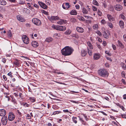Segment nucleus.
I'll return each instance as SVG.
<instances>
[{"instance_id":"obj_1","label":"nucleus","mask_w":126,"mask_h":126,"mask_svg":"<svg viewBox=\"0 0 126 126\" xmlns=\"http://www.w3.org/2000/svg\"><path fill=\"white\" fill-rule=\"evenodd\" d=\"M74 49L72 48L66 46L61 50V52L63 55L66 56L71 55Z\"/></svg>"},{"instance_id":"obj_2","label":"nucleus","mask_w":126,"mask_h":126,"mask_svg":"<svg viewBox=\"0 0 126 126\" xmlns=\"http://www.w3.org/2000/svg\"><path fill=\"white\" fill-rule=\"evenodd\" d=\"M98 73L100 76L104 77H107L109 75L108 73L105 69H100L98 70Z\"/></svg>"},{"instance_id":"obj_3","label":"nucleus","mask_w":126,"mask_h":126,"mask_svg":"<svg viewBox=\"0 0 126 126\" xmlns=\"http://www.w3.org/2000/svg\"><path fill=\"white\" fill-rule=\"evenodd\" d=\"M32 22L35 24L37 26L41 25V21L36 18H33L32 20Z\"/></svg>"},{"instance_id":"obj_4","label":"nucleus","mask_w":126,"mask_h":126,"mask_svg":"<svg viewBox=\"0 0 126 126\" xmlns=\"http://www.w3.org/2000/svg\"><path fill=\"white\" fill-rule=\"evenodd\" d=\"M15 115L12 112H10L9 113L8 115V119L9 120L12 121L15 119Z\"/></svg>"},{"instance_id":"obj_5","label":"nucleus","mask_w":126,"mask_h":126,"mask_svg":"<svg viewBox=\"0 0 126 126\" xmlns=\"http://www.w3.org/2000/svg\"><path fill=\"white\" fill-rule=\"evenodd\" d=\"M48 18L51 21H56L59 19V17L57 16H48Z\"/></svg>"},{"instance_id":"obj_6","label":"nucleus","mask_w":126,"mask_h":126,"mask_svg":"<svg viewBox=\"0 0 126 126\" xmlns=\"http://www.w3.org/2000/svg\"><path fill=\"white\" fill-rule=\"evenodd\" d=\"M22 40L24 42L25 44H27L29 42V38L26 35L23 36L22 37Z\"/></svg>"},{"instance_id":"obj_7","label":"nucleus","mask_w":126,"mask_h":126,"mask_svg":"<svg viewBox=\"0 0 126 126\" xmlns=\"http://www.w3.org/2000/svg\"><path fill=\"white\" fill-rule=\"evenodd\" d=\"M1 121L3 125L6 124L7 122V118L6 117L3 116L1 118Z\"/></svg>"},{"instance_id":"obj_8","label":"nucleus","mask_w":126,"mask_h":126,"mask_svg":"<svg viewBox=\"0 0 126 126\" xmlns=\"http://www.w3.org/2000/svg\"><path fill=\"white\" fill-rule=\"evenodd\" d=\"M114 8L116 10L119 11L122 9L123 7L120 5L117 4L114 6Z\"/></svg>"},{"instance_id":"obj_9","label":"nucleus","mask_w":126,"mask_h":126,"mask_svg":"<svg viewBox=\"0 0 126 126\" xmlns=\"http://www.w3.org/2000/svg\"><path fill=\"white\" fill-rule=\"evenodd\" d=\"M67 22V21L63 19H60L59 21L57 22V23L59 24L62 25L66 24Z\"/></svg>"},{"instance_id":"obj_10","label":"nucleus","mask_w":126,"mask_h":126,"mask_svg":"<svg viewBox=\"0 0 126 126\" xmlns=\"http://www.w3.org/2000/svg\"><path fill=\"white\" fill-rule=\"evenodd\" d=\"M38 3L40 6L42 8L46 9L47 7V6L44 3L40 1H39Z\"/></svg>"},{"instance_id":"obj_11","label":"nucleus","mask_w":126,"mask_h":126,"mask_svg":"<svg viewBox=\"0 0 126 126\" xmlns=\"http://www.w3.org/2000/svg\"><path fill=\"white\" fill-rule=\"evenodd\" d=\"M6 114V111L3 109H0V116H4Z\"/></svg>"},{"instance_id":"obj_12","label":"nucleus","mask_w":126,"mask_h":126,"mask_svg":"<svg viewBox=\"0 0 126 126\" xmlns=\"http://www.w3.org/2000/svg\"><path fill=\"white\" fill-rule=\"evenodd\" d=\"M76 30L78 32L80 33H83L84 31L83 28L79 27H77Z\"/></svg>"},{"instance_id":"obj_13","label":"nucleus","mask_w":126,"mask_h":126,"mask_svg":"<svg viewBox=\"0 0 126 126\" xmlns=\"http://www.w3.org/2000/svg\"><path fill=\"white\" fill-rule=\"evenodd\" d=\"M65 4L66 7L64 6V4H63L62 6L63 8L65 9H69L70 7V5H69V3L67 2H66L65 3Z\"/></svg>"},{"instance_id":"obj_14","label":"nucleus","mask_w":126,"mask_h":126,"mask_svg":"<svg viewBox=\"0 0 126 126\" xmlns=\"http://www.w3.org/2000/svg\"><path fill=\"white\" fill-rule=\"evenodd\" d=\"M66 29L65 27L58 25L57 30L60 31H64Z\"/></svg>"},{"instance_id":"obj_15","label":"nucleus","mask_w":126,"mask_h":126,"mask_svg":"<svg viewBox=\"0 0 126 126\" xmlns=\"http://www.w3.org/2000/svg\"><path fill=\"white\" fill-rule=\"evenodd\" d=\"M88 46L87 47V49H93V47L91 44V43L90 41H88L87 43Z\"/></svg>"},{"instance_id":"obj_16","label":"nucleus","mask_w":126,"mask_h":126,"mask_svg":"<svg viewBox=\"0 0 126 126\" xmlns=\"http://www.w3.org/2000/svg\"><path fill=\"white\" fill-rule=\"evenodd\" d=\"M17 18L18 20L21 22H23L25 21V19L18 15L17 16Z\"/></svg>"},{"instance_id":"obj_17","label":"nucleus","mask_w":126,"mask_h":126,"mask_svg":"<svg viewBox=\"0 0 126 126\" xmlns=\"http://www.w3.org/2000/svg\"><path fill=\"white\" fill-rule=\"evenodd\" d=\"M32 46L34 47H36L39 45L38 44L36 41H32Z\"/></svg>"},{"instance_id":"obj_18","label":"nucleus","mask_w":126,"mask_h":126,"mask_svg":"<svg viewBox=\"0 0 126 126\" xmlns=\"http://www.w3.org/2000/svg\"><path fill=\"white\" fill-rule=\"evenodd\" d=\"M107 16L109 20L111 21H113L114 19V18L112 16L108 14Z\"/></svg>"},{"instance_id":"obj_19","label":"nucleus","mask_w":126,"mask_h":126,"mask_svg":"<svg viewBox=\"0 0 126 126\" xmlns=\"http://www.w3.org/2000/svg\"><path fill=\"white\" fill-rule=\"evenodd\" d=\"M100 57V55L98 54H95L94 56V58L96 60L98 59Z\"/></svg>"},{"instance_id":"obj_20","label":"nucleus","mask_w":126,"mask_h":126,"mask_svg":"<svg viewBox=\"0 0 126 126\" xmlns=\"http://www.w3.org/2000/svg\"><path fill=\"white\" fill-rule=\"evenodd\" d=\"M70 14L72 15H76L77 14V13L76 10H73L70 12Z\"/></svg>"},{"instance_id":"obj_21","label":"nucleus","mask_w":126,"mask_h":126,"mask_svg":"<svg viewBox=\"0 0 126 126\" xmlns=\"http://www.w3.org/2000/svg\"><path fill=\"white\" fill-rule=\"evenodd\" d=\"M14 65L16 66H19L20 63L19 61L17 60H16V61L14 62Z\"/></svg>"},{"instance_id":"obj_22","label":"nucleus","mask_w":126,"mask_h":126,"mask_svg":"<svg viewBox=\"0 0 126 126\" xmlns=\"http://www.w3.org/2000/svg\"><path fill=\"white\" fill-rule=\"evenodd\" d=\"M6 3L7 2L5 0H0V4L3 5H5L6 4Z\"/></svg>"},{"instance_id":"obj_23","label":"nucleus","mask_w":126,"mask_h":126,"mask_svg":"<svg viewBox=\"0 0 126 126\" xmlns=\"http://www.w3.org/2000/svg\"><path fill=\"white\" fill-rule=\"evenodd\" d=\"M109 33H108L107 34L106 32H104L103 33V36L104 38L106 39H108L109 38Z\"/></svg>"},{"instance_id":"obj_24","label":"nucleus","mask_w":126,"mask_h":126,"mask_svg":"<svg viewBox=\"0 0 126 126\" xmlns=\"http://www.w3.org/2000/svg\"><path fill=\"white\" fill-rule=\"evenodd\" d=\"M82 12L84 14H87L88 13L87 10L84 8H83Z\"/></svg>"},{"instance_id":"obj_25","label":"nucleus","mask_w":126,"mask_h":126,"mask_svg":"<svg viewBox=\"0 0 126 126\" xmlns=\"http://www.w3.org/2000/svg\"><path fill=\"white\" fill-rule=\"evenodd\" d=\"M119 24L120 27L122 28H124V22L122 21H120L119 22Z\"/></svg>"},{"instance_id":"obj_26","label":"nucleus","mask_w":126,"mask_h":126,"mask_svg":"<svg viewBox=\"0 0 126 126\" xmlns=\"http://www.w3.org/2000/svg\"><path fill=\"white\" fill-rule=\"evenodd\" d=\"M118 44L119 46L121 48H123L124 47V45L119 40L118 41Z\"/></svg>"},{"instance_id":"obj_27","label":"nucleus","mask_w":126,"mask_h":126,"mask_svg":"<svg viewBox=\"0 0 126 126\" xmlns=\"http://www.w3.org/2000/svg\"><path fill=\"white\" fill-rule=\"evenodd\" d=\"M121 65L122 68L124 70L126 69V66L125 64L123 63H121Z\"/></svg>"},{"instance_id":"obj_28","label":"nucleus","mask_w":126,"mask_h":126,"mask_svg":"<svg viewBox=\"0 0 126 126\" xmlns=\"http://www.w3.org/2000/svg\"><path fill=\"white\" fill-rule=\"evenodd\" d=\"M53 40V39L52 38L49 37L47 38L45 40V41L49 43L52 42Z\"/></svg>"},{"instance_id":"obj_29","label":"nucleus","mask_w":126,"mask_h":126,"mask_svg":"<svg viewBox=\"0 0 126 126\" xmlns=\"http://www.w3.org/2000/svg\"><path fill=\"white\" fill-rule=\"evenodd\" d=\"M88 50V53L89 55L90 56H91L92 55V49H87Z\"/></svg>"},{"instance_id":"obj_30","label":"nucleus","mask_w":126,"mask_h":126,"mask_svg":"<svg viewBox=\"0 0 126 126\" xmlns=\"http://www.w3.org/2000/svg\"><path fill=\"white\" fill-rule=\"evenodd\" d=\"M81 53H82V56H85L86 54L87 53V52H86L85 50H81Z\"/></svg>"},{"instance_id":"obj_31","label":"nucleus","mask_w":126,"mask_h":126,"mask_svg":"<svg viewBox=\"0 0 126 126\" xmlns=\"http://www.w3.org/2000/svg\"><path fill=\"white\" fill-rule=\"evenodd\" d=\"M72 37H74L77 38H79V36L76 33L75 34H73L72 35Z\"/></svg>"},{"instance_id":"obj_32","label":"nucleus","mask_w":126,"mask_h":126,"mask_svg":"<svg viewBox=\"0 0 126 126\" xmlns=\"http://www.w3.org/2000/svg\"><path fill=\"white\" fill-rule=\"evenodd\" d=\"M72 120L76 124L77 123V118L76 117H73L72 118Z\"/></svg>"},{"instance_id":"obj_33","label":"nucleus","mask_w":126,"mask_h":126,"mask_svg":"<svg viewBox=\"0 0 126 126\" xmlns=\"http://www.w3.org/2000/svg\"><path fill=\"white\" fill-rule=\"evenodd\" d=\"M22 105L24 107H29L30 106V105L26 102L23 103Z\"/></svg>"},{"instance_id":"obj_34","label":"nucleus","mask_w":126,"mask_h":126,"mask_svg":"<svg viewBox=\"0 0 126 126\" xmlns=\"http://www.w3.org/2000/svg\"><path fill=\"white\" fill-rule=\"evenodd\" d=\"M93 3L94 5L97 6L99 5V4L96 0H93Z\"/></svg>"},{"instance_id":"obj_35","label":"nucleus","mask_w":126,"mask_h":126,"mask_svg":"<svg viewBox=\"0 0 126 126\" xmlns=\"http://www.w3.org/2000/svg\"><path fill=\"white\" fill-rule=\"evenodd\" d=\"M70 21L73 23H75L76 22V20L75 18H72L71 19Z\"/></svg>"},{"instance_id":"obj_36","label":"nucleus","mask_w":126,"mask_h":126,"mask_svg":"<svg viewBox=\"0 0 126 126\" xmlns=\"http://www.w3.org/2000/svg\"><path fill=\"white\" fill-rule=\"evenodd\" d=\"M61 112V111H54L52 114L53 115H55L56 114H58L59 113H60Z\"/></svg>"},{"instance_id":"obj_37","label":"nucleus","mask_w":126,"mask_h":126,"mask_svg":"<svg viewBox=\"0 0 126 126\" xmlns=\"http://www.w3.org/2000/svg\"><path fill=\"white\" fill-rule=\"evenodd\" d=\"M19 95L20 97L22 99H23L24 98V96L23 94L21 93H19Z\"/></svg>"},{"instance_id":"obj_38","label":"nucleus","mask_w":126,"mask_h":126,"mask_svg":"<svg viewBox=\"0 0 126 126\" xmlns=\"http://www.w3.org/2000/svg\"><path fill=\"white\" fill-rule=\"evenodd\" d=\"M58 25L56 26L54 25H53L52 26V27L56 30H57Z\"/></svg>"},{"instance_id":"obj_39","label":"nucleus","mask_w":126,"mask_h":126,"mask_svg":"<svg viewBox=\"0 0 126 126\" xmlns=\"http://www.w3.org/2000/svg\"><path fill=\"white\" fill-rule=\"evenodd\" d=\"M98 27V26L97 24H95L93 26V28L94 29H97Z\"/></svg>"},{"instance_id":"obj_40","label":"nucleus","mask_w":126,"mask_h":126,"mask_svg":"<svg viewBox=\"0 0 126 126\" xmlns=\"http://www.w3.org/2000/svg\"><path fill=\"white\" fill-rule=\"evenodd\" d=\"M105 53L106 54H108L109 56H111V54L110 53L109 51H106Z\"/></svg>"},{"instance_id":"obj_41","label":"nucleus","mask_w":126,"mask_h":126,"mask_svg":"<svg viewBox=\"0 0 126 126\" xmlns=\"http://www.w3.org/2000/svg\"><path fill=\"white\" fill-rule=\"evenodd\" d=\"M30 100L32 102H33L35 101V100L33 97H30L29 98Z\"/></svg>"},{"instance_id":"obj_42","label":"nucleus","mask_w":126,"mask_h":126,"mask_svg":"<svg viewBox=\"0 0 126 126\" xmlns=\"http://www.w3.org/2000/svg\"><path fill=\"white\" fill-rule=\"evenodd\" d=\"M26 117L27 119H31V116L29 114H27Z\"/></svg>"},{"instance_id":"obj_43","label":"nucleus","mask_w":126,"mask_h":126,"mask_svg":"<svg viewBox=\"0 0 126 126\" xmlns=\"http://www.w3.org/2000/svg\"><path fill=\"white\" fill-rule=\"evenodd\" d=\"M96 33L99 36H102V34L101 33V32H100V31H97L96 32Z\"/></svg>"},{"instance_id":"obj_44","label":"nucleus","mask_w":126,"mask_h":126,"mask_svg":"<svg viewBox=\"0 0 126 126\" xmlns=\"http://www.w3.org/2000/svg\"><path fill=\"white\" fill-rule=\"evenodd\" d=\"M108 25L110 28H112L113 26L112 23H108Z\"/></svg>"},{"instance_id":"obj_45","label":"nucleus","mask_w":126,"mask_h":126,"mask_svg":"<svg viewBox=\"0 0 126 126\" xmlns=\"http://www.w3.org/2000/svg\"><path fill=\"white\" fill-rule=\"evenodd\" d=\"M12 101L14 104L16 103V100L14 98H12Z\"/></svg>"},{"instance_id":"obj_46","label":"nucleus","mask_w":126,"mask_h":126,"mask_svg":"<svg viewBox=\"0 0 126 126\" xmlns=\"http://www.w3.org/2000/svg\"><path fill=\"white\" fill-rule=\"evenodd\" d=\"M122 118H124L126 119V115L124 114H122L121 115Z\"/></svg>"},{"instance_id":"obj_47","label":"nucleus","mask_w":126,"mask_h":126,"mask_svg":"<svg viewBox=\"0 0 126 126\" xmlns=\"http://www.w3.org/2000/svg\"><path fill=\"white\" fill-rule=\"evenodd\" d=\"M97 13L98 15L99 16H101L102 14L101 12H100L99 10H98Z\"/></svg>"},{"instance_id":"obj_48","label":"nucleus","mask_w":126,"mask_h":126,"mask_svg":"<svg viewBox=\"0 0 126 126\" xmlns=\"http://www.w3.org/2000/svg\"><path fill=\"white\" fill-rule=\"evenodd\" d=\"M12 73L10 72L7 74L8 76H10V77L12 78L13 77V75H12Z\"/></svg>"},{"instance_id":"obj_49","label":"nucleus","mask_w":126,"mask_h":126,"mask_svg":"<svg viewBox=\"0 0 126 126\" xmlns=\"http://www.w3.org/2000/svg\"><path fill=\"white\" fill-rule=\"evenodd\" d=\"M92 8L93 10L94 11H96L97 10V8L94 6H93Z\"/></svg>"},{"instance_id":"obj_50","label":"nucleus","mask_w":126,"mask_h":126,"mask_svg":"<svg viewBox=\"0 0 126 126\" xmlns=\"http://www.w3.org/2000/svg\"><path fill=\"white\" fill-rule=\"evenodd\" d=\"M121 17L124 20H125L126 18L125 16L123 15H121Z\"/></svg>"},{"instance_id":"obj_51","label":"nucleus","mask_w":126,"mask_h":126,"mask_svg":"<svg viewBox=\"0 0 126 126\" xmlns=\"http://www.w3.org/2000/svg\"><path fill=\"white\" fill-rule=\"evenodd\" d=\"M8 36L10 37H11L12 36V34L11 32V31H9L8 32Z\"/></svg>"},{"instance_id":"obj_52","label":"nucleus","mask_w":126,"mask_h":126,"mask_svg":"<svg viewBox=\"0 0 126 126\" xmlns=\"http://www.w3.org/2000/svg\"><path fill=\"white\" fill-rule=\"evenodd\" d=\"M69 101L72 102L74 103H76V104H78L79 103L78 102V101H74V100H70Z\"/></svg>"},{"instance_id":"obj_53","label":"nucleus","mask_w":126,"mask_h":126,"mask_svg":"<svg viewBox=\"0 0 126 126\" xmlns=\"http://www.w3.org/2000/svg\"><path fill=\"white\" fill-rule=\"evenodd\" d=\"M54 73H57L58 74H64V73H61V72H58L57 71H54Z\"/></svg>"},{"instance_id":"obj_54","label":"nucleus","mask_w":126,"mask_h":126,"mask_svg":"<svg viewBox=\"0 0 126 126\" xmlns=\"http://www.w3.org/2000/svg\"><path fill=\"white\" fill-rule=\"evenodd\" d=\"M6 61V59L4 58H2V62L4 63H5Z\"/></svg>"},{"instance_id":"obj_55","label":"nucleus","mask_w":126,"mask_h":126,"mask_svg":"<svg viewBox=\"0 0 126 126\" xmlns=\"http://www.w3.org/2000/svg\"><path fill=\"white\" fill-rule=\"evenodd\" d=\"M79 19L83 21H84L85 20L84 18L82 16H80L79 17Z\"/></svg>"},{"instance_id":"obj_56","label":"nucleus","mask_w":126,"mask_h":126,"mask_svg":"<svg viewBox=\"0 0 126 126\" xmlns=\"http://www.w3.org/2000/svg\"><path fill=\"white\" fill-rule=\"evenodd\" d=\"M33 6L34 7L36 8H38L39 7V6L38 5L36 4H34Z\"/></svg>"},{"instance_id":"obj_57","label":"nucleus","mask_w":126,"mask_h":126,"mask_svg":"<svg viewBox=\"0 0 126 126\" xmlns=\"http://www.w3.org/2000/svg\"><path fill=\"white\" fill-rule=\"evenodd\" d=\"M75 6L76 7V9H79L80 7L79 5L78 4H76L75 5Z\"/></svg>"},{"instance_id":"obj_58","label":"nucleus","mask_w":126,"mask_h":126,"mask_svg":"<svg viewBox=\"0 0 126 126\" xmlns=\"http://www.w3.org/2000/svg\"><path fill=\"white\" fill-rule=\"evenodd\" d=\"M112 48H113V49L114 50H115L116 49V47L115 45H114L113 44H112Z\"/></svg>"},{"instance_id":"obj_59","label":"nucleus","mask_w":126,"mask_h":126,"mask_svg":"<svg viewBox=\"0 0 126 126\" xmlns=\"http://www.w3.org/2000/svg\"><path fill=\"white\" fill-rule=\"evenodd\" d=\"M17 112L18 114L20 116H21V112H20L19 110H17Z\"/></svg>"},{"instance_id":"obj_60","label":"nucleus","mask_w":126,"mask_h":126,"mask_svg":"<svg viewBox=\"0 0 126 126\" xmlns=\"http://www.w3.org/2000/svg\"><path fill=\"white\" fill-rule=\"evenodd\" d=\"M122 76L123 77H125V72L124 71H122L121 73Z\"/></svg>"},{"instance_id":"obj_61","label":"nucleus","mask_w":126,"mask_h":126,"mask_svg":"<svg viewBox=\"0 0 126 126\" xmlns=\"http://www.w3.org/2000/svg\"><path fill=\"white\" fill-rule=\"evenodd\" d=\"M105 21L104 19L102 20L101 21V23L103 24H105Z\"/></svg>"},{"instance_id":"obj_62","label":"nucleus","mask_w":126,"mask_h":126,"mask_svg":"<svg viewBox=\"0 0 126 126\" xmlns=\"http://www.w3.org/2000/svg\"><path fill=\"white\" fill-rule=\"evenodd\" d=\"M123 37L124 41L126 42V35H124L123 36Z\"/></svg>"},{"instance_id":"obj_63","label":"nucleus","mask_w":126,"mask_h":126,"mask_svg":"<svg viewBox=\"0 0 126 126\" xmlns=\"http://www.w3.org/2000/svg\"><path fill=\"white\" fill-rule=\"evenodd\" d=\"M106 58L108 60H109L111 62L112 61V59L110 58L107 57L106 56Z\"/></svg>"},{"instance_id":"obj_64","label":"nucleus","mask_w":126,"mask_h":126,"mask_svg":"<svg viewBox=\"0 0 126 126\" xmlns=\"http://www.w3.org/2000/svg\"><path fill=\"white\" fill-rule=\"evenodd\" d=\"M103 44L104 46H105L106 45V43L105 41H103Z\"/></svg>"}]
</instances>
